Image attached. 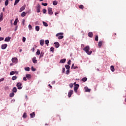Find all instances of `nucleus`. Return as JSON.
<instances>
[{"mask_svg":"<svg viewBox=\"0 0 126 126\" xmlns=\"http://www.w3.org/2000/svg\"><path fill=\"white\" fill-rule=\"evenodd\" d=\"M83 50L86 52L87 55H90L91 54H92V51H89L90 50V47L89 46H86L83 49Z\"/></svg>","mask_w":126,"mask_h":126,"instance_id":"1","label":"nucleus"},{"mask_svg":"<svg viewBox=\"0 0 126 126\" xmlns=\"http://www.w3.org/2000/svg\"><path fill=\"white\" fill-rule=\"evenodd\" d=\"M17 87H18V89H22V83L21 82H19L16 85Z\"/></svg>","mask_w":126,"mask_h":126,"instance_id":"2","label":"nucleus"},{"mask_svg":"<svg viewBox=\"0 0 126 126\" xmlns=\"http://www.w3.org/2000/svg\"><path fill=\"white\" fill-rule=\"evenodd\" d=\"M36 11L38 13H39V12H40V10L41 9V6L40 5V4H38L36 7Z\"/></svg>","mask_w":126,"mask_h":126,"instance_id":"3","label":"nucleus"},{"mask_svg":"<svg viewBox=\"0 0 126 126\" xmlns=\"http://www.w3.org/2000/svg\"><path fill=\"white\" fill-rule=\"evenodd\" d=\"M48 14H50V15H52L53 13V9L52 8L49 7L48 8Z\"/></svg>","mask_w":126,"mask_h":126,"instance_id":"4","label":"nucleus"},{"mask_svg":"<svg viewBox=\"0 0 126 126\" xmlns=\"http://www.w3.org/2000/svg\"><path fill=\"white\" fill-rule=\"evenodd\" d=\"M11 61H12V62L13 63H17V58H12Z\"/></svg>","mask_w":126,"mask_h":126,"instance_id":"5","label":"nucleus"},{"mask_svg":"<svg viewBox=\"0 0 126 126\" xmlns=\"http://www.w3.org/2000/svg\"><path fill=\"white\" fill-rule=\"evenodd\" d=\"M73 94V90H70L68 93V96L69 98H70L71 97V94Z\"/></svg>","mask_w":126,"mask_h":126,"instance_id":"6","label":"nucleus"},{"mask_svg":"<svg viewBox=\"0 0 126 126\" xmlns=\"http://www.w3.org/2000/svg\"><path fill=\"white\" fill-rule=\"evenodd\" d=\"M10 39H11V37L10 36H8L5 38L4 42H10Z\"/></svg>","mask_w":126,"mask_h":126,"instance_id":"7","label":"nucleus"},{"mask_svg":"<svg viewBox=\"0 0 126 126\" xmlns=\"http://www.w3.org/2000/svg\"><path fill=\"white\" fill-rule=\"evenodd\" d=\"M6 48H7V44H4L1 45L2 50H5Z\"/></svg>","mask_w":126,"mask_h":126,"instance_id":"8","label":"nucleus"},{"mask_svg":"<svg viewBox=\"0 0 126 126\" xmlns=\"http://www.w3.org/2000/svg\"><path fill=\"white\" fill-rule=\"evenodd\" d=\"M78 87H79V85L77 84L76 86H75L74 87V91H75V92H77V89H78Z\"/></svg>","mask_w":126,"mask_h":126,"instance_id":"9","label":"nucleus"},{"mask_svg":"<svg viewBox=\"0 0 126 126\" xmlns=\"http://www.w3.org/2000/svg\"><path fill=\"white\" fill-rule=\"evenodd\" d=\"M25 7H26V5L22 6L21 8L20 9V12H22V11H23V10L25 9Z\"/></svg>","mask_w":126,"mask_h":126,"instance_id":"10","label":"nucleus"},{"mask_svg":"<svg viewBox=\"0 0 126 126\" xmlns=\"http://www.w3.org/2000/svg\"><path fill=\"white\" fill-rule=\"evenodd\" d=\"M44 43H45V41L43 39H41L40 40V46H44Z\"/></svg>","mask_w":126,"mask_h":126,"instance_id":"11","label":"nucleus"},{"mask_svg":"<svg viewBox=\"0 0 126 126\" xmlns=\"http://www.w3.org/2000/svg\"><path fill=\"white\" fill-rule=\"evenodd\" d=\"M30 116H31V119H33V118L35 117V112H32V113H31L30 114Z\"/></svg>","mask_w":126,"mask_h":126,"instance_id":"12","label":"nucleus"},{"mask_svg":"<svg viewBox=\"0 0 126 126\" xmlns=\"http://www.w3.org/2000/svg\"><path fill=\"white\" fill-rule=\"evenodd\" d=\"M2 17H3V13L1 12L0 15V22L2 21L3 20Z\"/></svg>","mask_w":126,"mask_h":126,"instance_id":"13","label":"nucleus"},{"mask_svg":"<svg viewBox=\"0 0 126 126\" xmlns=\"http://www.w3.org/2000/svg\"><path fill=\"white\" fill-rule=\"evenodd\" d=\"M85 90L86 92H90V91H91V90L89 89L87 87H85Z\"/></svg>","mask_w":126,"mask_h":126,"instance_id":"14","label":"nucleus"},{"mask_svg":"<svg viewBox=\"0 0 126 126\" xmlns=\"http://www.w3.org/2000/svg\"><path fill=\"white\" fill-rule=\"evenodd\" d=\"M66 61V59H62L60 61V63H65Z\"/></svg>","mask_w":126,"mask_h":126,"instance_id":"15","label":"nucleus"},{"mask_svg":"<svg viewBox=\"0 0 126 126\" xmlns=\"http://www.w3.org/2000/svg\"><path fill=\"white\" fill-rule=\"evenodd\" d=\"M88 36H89V37L92 38V37H93V32H89Z\"/></svg>","mask_w":126,"mask_h":126,"instance_id":"16","label":"nucleus"},{"mask_svg":"<svg viewBox=\"0 0 126 126\" xmlns=\"http://www.w3.org/2000/svg\"><path fill=\"white\" fill-rule=\"evenodd\" d=\"M54 44L55 45L56 48H59L60 47V43L59 42H55Z\"/></svg>","mask_w":126,"mask_h":126,"instance_id":"17","label":"nucleus"},{"mask_svg":"<svg viewBox=\"0 0 126 126\" xmlns=\"http://www.w3.org/2000/svg\"><path fill=\"white\" fill-rule=\"evenodd\" d=\"M32 62L33 63H37V60H36V57L33 58Z\"/></svg>","mask_w":126,"mask_h":126,"instance_id":"18","label":"nucleus"},{"mask_svg":"<svg viewBox=\"0 0 126 126\" xmlns=\"http://www.w3.org/2000/svg\"><path fill=\"white\" fill-rule=\"evenodd\" d=\"M18 23V19L17 18L15 19L14 22V25L16 26L17 25V23Z\"/></svg>","mask_w":126,"mask_h":126,"instance_id":"19","label":"nucleus"},{"mask_svg":"<svg viewBox=\"0 0 126 126\" xmlns=\"http://www.w3.org/2000/svg\"><path fill=\"white\" fill-rule=\"evenodd\" d=\"M110 69H111V71H112V72H114V71H115V68L114 67L113 65L111 66Z\"/></svg>","mask_w":126,"mask_h":126,"instance_id":"20","label":"nucleus"},{"mask_svg":"<svg viewBox=\"0 0 126 126\" xmlns=\"http://www.w3.org/2000/svg\"><path fill=\"white\" fill-rule=\"evenodd\" d=\"M27 78H28V79H30L31 78V75L29 74H27L26 76Z\"/></svg>","mask_w":126,"mask_h":126,"instance_id":"21","label":"nucleus"},{"mask_svg":"<svg viewBox=\"0 0 126 126\" xmlns=\"http://www.w3.org/2000/svg\"><path fill=\"white\" fill-rule=\"evenodd\" d=\"M25 15H26V13H25V12H23L21 14V16H22V17H24V16H25Z\"/></svg>","mask_w":126,"mask_h":126,"instance_id":"22","label":"nucleus"},{"mask_svg":"<svg viewBox=\"0 0 126 126\" xmlns=\"http://www.w3.org/2000/svg\"><path fill=\"white\" fill-rule=\"evenodd\" d=\"M12 91H13V92H14L15 93H16V92H17V89L16 88V87H14L13 88Z\"/></svg>","mask_w":126,"mask_h":126,"instance_id":"23","label":"nucleus"},{"mask_svg":"<svg viewBox=\"0 0 126 126\" xmlns=\"http://www.w3.org/2000/svg\"><path fill=\"white\" fill-rule=\"evenodd\" d=\"M42 23H43L44 26H45V27H48V23H47L46 22H45L44 21L42 22Z\"/></svg>","mask_w":126,"mask_h":126,"instance_id":"24","label":"nucleus"},{"mask_svg":"<svg viewBox=\"0 0 126 126\" xmlns=\"http://www.w3.org/2000/svg\"><path fill=\"white\" fill-rule=\"evenodd\" d=\"M40 54H41V52L40 51V50L37 49V52H36V54L37 56H39V55H40Z\"/></svg>","mask_w":126,"mask_h":126,"instance_id":"25","label":"nucleus"},{"mask_svg":"<svg viewBox=\"0 0 126 126\" xmlns=\"http://www.w3.org/2000/svg\"><path fill=\"white\" fill-rule=\"evenodd\" d=\"M25 70L26 71H30V68L29 67H25Z\"/></svg>","mask_w":126,"mask_h":126,"instance_id":"26","label":"nucleus"},{"mask_svg":"<svg viewBox=\"0 0 126 126\" xmlns=\"http://www.w3.org/2000/svg\"><path fill=\"white\" fill-rule=\"evenodd\" d=\"M65 67L66 69H69V68H70V66H69V65L67 64L65 65Z\"/></svg>","mask_w":126,"mask_h":126,"instance_id":"27","label":"nucleus"},{"mask_svg":"<svg viewBox=\"0 0 126 126\" xmlns=\"http://www.w3.org/2000/svg\"><path fill=\"white\" fill-rule=\"evenodd\" d=\"M87 81V78L86 77H84L82 79V81H83V82H85V81Z\"/></svg>","mask_w":126,"mask_h":126,"instance_id":"28","label":"nucleus"},{"mask_svg":"<svg viewBox=\"0 0 126 126\" xmlns=\"http://www.w3.org/2000/svg\"><path fill=\"white\" fill-rule=\"evenodd\" d=\"M35 30L36 31H39L40 30V27L39 26H36L35 27Z\"/></svg>","mask_w":126,"mask_h":126,"instance_id":"29","label":"nucleus"},{"mask_svg":"<svg viewBox=\"0 0 126 126\" xmlns=\"http://www.w3.org/2000/svg\"><path fill=\"white\" fill-rule=\"evenodd\" d=\"M15 72H14V71H11L10 73V75H13L15 74Z\"/></svg>","mask_w":126,"mask_h":126,"instance_id":"30","label":"nucleus"},{"mask_svg":"<svg viewBox=\"0 0 126 126\" xmlns=\"http://www.w3.org/2000/svg\"><path fill=\"white\" fill-rule=\"evenodd\" d=\"M5 6H7V5H8V0H5Z\"/></svg>","mask_w":126,"mask_h":126,"instance_id":"31","label":"nucleus"},{"mask_svg":"<svg viewBox=\"0 0 126 126\" xmlns=\"http://www.w3.org/2000/svg\"><path fill=\"white\" fill-rule=\"evenodd\" d=\"M17 79V77L16 76H14L12 78V80H16Z\"/></svg>","mask_w":126,"mask_h":126,"instance_id":"32","label":"nucleus"},{"mask_svg":"<svg viewBox=\"0 0 126 126\" xmlns=\"http://www.w3.org/2000/svg\"><path fill=\"white\" fill-rule=\"evenodd\" d=\"M27 117V114H26V113H24L23 116V118L26 119Z\"/></svg>","mask_w":126,"mask_h":126,"instance_id":"33","label":"nucleus"},{"mask_svg":"<svg viewBox=\"0 0 126 126\" xmlns=\"http://www.w3.org/2000/svg\"><path fill=\"white\" fill-rule=\"evenodd\" d=\"M19 0H15L14 5H16L18 3V2H19Z\"/></svg>","mask_w":126,"mask_h":126,"instance_id":"34","label":"nucleus"},{"mask_svg":"<svg viewBox=\"0 0 126 126\" xmlns=\"http://www.w3.org/2000/svg\"><path fill=\"white\" fill-rule=\"evenodd\" d=\"M60 35H63V32H60L56 34V36L58 37L60 36Z\"/></svg>","mask_w":126,"mask_h":126,"instance_id":"35","label":"nucleus"},{"mask_svg":"<svg viewBox=\"0 0 126 126\" xmlns=\"http://www.w3.org/2000/svg\"><path fill=\"white\" fill-rule=\"evenodd\" d=\"M53 5H57V4H58V1H54L53 2Z\"/></svg>","mask_w":126,"mask_h":126,"instance_id":"36","label":"nucleus"},{"mask_svg":"<svg viewBox=\"0 0 126 126\" xmlns=\"http://www.w3.org/2000/svg\"><path fill=\"white\" fill-rule=\"evenodd\" d=\"M49 43H50V41L49 40H45V44L48 46L49 45Z\"/></svg>","mask_w":126,"mask_h":126,"instance_id":"37","label":"nucleus"},{"mask_svg":"<svg viewBox=\"0 0 126 126\" xmlns=\"http://www.w3.org/2000/svg\"><path fill=\"white\" fill-rule=\"evenodd\" d=\"M102 41H99L98 44V46L99 47H101L102 46Z\"/></svg>","mask_w":126,"mask_h":126,"instance_id":"38","label":"nucleus"},{"mask_svg":"<svg viewBox=\"0 0 126 126\" xmlns=\"http://www.w3.org/2000/svg\"><path fill=\"white\" fill-rule=\"evenodd\" d=\"M63 35H60L58 37V39L59 40H61V39H63Z\"/></svg>","mask_w":126,"mask_h":126,"instance_id":"39","label":"nucleus"},{"mask_svg":"<svg viewBox=\"0 0 126 126\" xmlns=\"http://www.w3.org/2000/svg\"><path fill=\"white\" fill-rule=\"evenodd\" d=\"M43 56H44V53L41 52L39 58H43Z\"/></svg>","mask_w":126,"mask_h":126,"instance_id":"40","label":"nucleus"},{"mask_svg":"<svg viewBox=\"0 0 126 126\" xmlns=\"http://www.w3.org/2000/svg\"><path fill=\"white\" fill-rule=\"evenodd\" d=\"M69 86L70 88H72L73 87V84L72 83H70L69 85Z\"/></svg>","mask_w":126,"mask_h":126,"instance_id":"41","label":"nucleus"},{"mask_svg":"<svg viewBox=\"0 0 126 126\" xmlns=\"http://www.w3.org/2000/svg\"><path fill=\"white\" fill-rule=\"evenodd\" d=\"M42 5H43L44 6H47L48 5V3H42Z\"/></svg>","mask_w":126,"mask_h":126,"instance_id":"42","label":"nucleus"},{"mask_svg":"<svg viewBox=\"0 0 126 126\" xmlns=\"http://www.w3.org/2000/svg\"><path fill=\"white\" fill-rule=\"evenodd\" d=\"M29 30H32V26L31 25H29Z\"/></svg>","mask_w":126,"mask_h":126,"instance_id":"43","label":"nucleus"},{"mask_svg":"<svg viewBox=\"0 0 126 126\" xmlns=\"http://www.w3.org/2000/svg\"><path fill=\"white\" fill-rule=\"evenodd\" d=\"M14 96V93H12L10 94V97H13Z\"/></svg>","mask_w":126,"mask_h":126,"instance_id":"44","label":"nucleus"},{"mask_svg":"<svg viewBox=\"0 0 126 126\" xmlns=\"http://www.w3.org/2000/svg\"><path fill=\"white\" fill-rule=\"evenodd\" d=\"M32 71H35L36 70V69L34 68V67L32 66L31 67Z\"/></svg>","mask_w":126,"mask_h":126,"instance_id":"45","label":"nucleus"},{"mask_svg":"<svg viewBox=\"0 0 126 126\" xmlns=\"http://www.w3.org/2000/svg\"><path fill=\"white\" fill-rule=\"evenodd\" d=\"M54 49L55 48H54V47H51V48H50L51 52H54Z\"/></svg>","mask_w":126,"mask_h":126,"instance_id":"46","label":"nucleus"},{"mask_svg":"<svg viewBox=\"0 0 126 126\" xmlns=\"http://www.w3.org/2000/svg\"><path fill=\"white\" fill-rule=\"evenodd\" d=\"M23 42H25V41H26V38H25V37H23Z\"/></svg>","mask_w":126,"mask_h":126,"instance_id":"47","label":"nucleus"},{"mask_svg":"<svg viewBox=\"0 0 126 126\" xmlns=\"http://www.w3.org/2000/svg\"><path fill=\"white\" fill-rule=\"evenodd\" d=\"M71 63V60H69L68 61V62H67V64H68L69 65V64H70Z\"/></svg>","mask_w":126,"mask_h":126,"instance_id":"48","label":"nucleus"},{"mask_svg":"<svg viewBox=\"0 0 126 126\" xmlns=\"http://www.w3.org/2000/svg\"><path fill=\"white\" fill-rule=\"evenodd\" d=\"M95 41H98V35L95 36Z\"/></svg>","mask_w":126,"mask_h":126,"instance_id":"49","label":"nucleus"},{"mask_svg":"<svg viewBox=\"0 0 126 126\" xmlns=\"http://www.w3.org/2000/svg\"><path fill=\"white\" fill-rule=\"evenodd\" d=\"M3 40H4V38L1 37H0V41H3Z\"/></svg>","mask_w":126,"mask_h":126,"instance_id":"50","label":"nucleus"},{"mask_svg":"<svg viewBox=\"0 0 126 126\" xmlns=\"http://www.w3.org/2000/svg\"><path fill=\"white\" fill-rule=\"evenodd\" d=\"M26 78H27L26 77H24V78H23V80H24V81H27V79H26Z\"/></svg>","mask_w":126,"mask_h":126,"instance_id":"51","label":"nucleus"},{"mask_svg":"<svg viewBox=\"0 0 126 126\" xmlns=\"http://www.w3.org/2000/svg\"><path fill=\"white\" fill-rule=\"evenodd\" d=\"M43 13H46V12H47V10L45 9H43Z\"/></svg>","mask_w":126,"mask_h":126,"instance_id":"52","label":"nucleus"},{"mask_svg":"<svg viewBox=\"0 0 126 126\" xmlns=\"http://www.w3.org/2000/svg\"><path fill=\"white\" fill-rule=\"evenodd\" d=\"M66 74H69V69L66 70Z\"/></svg>","mask_w":126,"mask_h":126,"instance_id":"53","label":"nucleus"},{"mask_svg":"<svg viewBox=\"0 0 126 126\" xmlns=\"http://www.w3.org/2000/svg\"><path fill=\"white\" fill-rule=\"evenodd\" d=\"M3 80H4V78H3L0 79V82H1V81H3Z\"/></svg>","mask_w":126,"mask_h":126,"instance_id":"54","label":"nucleus"},{"mask_svg":"<svg viewBox=\"0 0 126 126\" xmlns=\"http://www.w3.org/2000/svg\"><path fill=\"white\" fill-rule=\"evenodd\" d=\"M65 71V68H63V72L64 73V72Z\"/></svg>","mask_w":126,"mask_h":126,"instance_id":"55","label":"nucleus"},{"mask_svg":"<svg viewBox=\"0 0 126 126\" xmlns=\"http://www.w3.org/2000/svg\"><path fill=\"white\" fill-rule=\"evenodd\" d=\"M79 8L82 9L83 8V5H81L79 6Z\"/></svg>","mask_w":126,"mask_h":126,"instance_id":"56","label":"nucleus"},{"mask_svg":"<svg viewBox=\"0 0 126 126\" xmlns=\"http://www.w3.org/2000/svg\"><path fill=\"white\" fill-rule=\"evenodd\" d=\"M25 22V19H23V21H22L23 25H24Z\"/></svg>","mask_w":126,"mask_h":126,"instance_id":"57","label":"nucleus"},{"mask_svg":"<svg viewBox=\"0 0 126 126\" xmlns=\"http://www.w3.org/2000/svg\"><path fill=\"white\" fill-rule=\"evenodd\" d=\"M12 21H13V20H10V23H11L12 26V25H13Z\"/></svg>","mask_w":126,"mask_h":126,"instance_id":"58","label":"nucleus"},{"mask_svg":"<svg viewBox=\"0 0 126 126\" xmlns=\"http://www.w3.org/2000/svg\"><path fill=\"white\" fill-rule=\"evenodd\" d=\"M74 67V63L72 64L71 68H73Z\"/></svg>","mask_w":126,"mask_h":126,"instance_id":"59","label":"nucleus"},{"mask_svg":"<svg viewBox=\"0 0 126 126\" xmlns=\"http://www.w3.org/2000/svg\"><path fill=\"white\" fill-rule=\"evenodd\" d=\"M81 48H84V44L81 45Z\"/></svg>","mask_w":126,"mask_h":126,"instance_id":"60","label":"nucleus"},{"mask_svg":"<svg viewBox=\"0 0 126 126\" xmlns=\"http://www.w3.org/2000/svg\"><path fill=\"white\" fill-rule=\"evenodd\" d=\"M73 68H74V69H76V68H78V67L75 66V67H74Z\"/></svg>","mask_w":126,"mask_h":126,"instance_id":"61","label":"nucleus"},{"mask_svg":"<svg viewBox=\"0 0 126 126\" xmlns=\"http://www.w3.org/2000/svg\"><path fill=\"white\" fill-rule=\"evenodd\" d=\"M16 30H17V26H16L15 31H16Z\"/></svg>","mask_w":126,"mask_h":126,"instance_id":"62","label":"nucleus"},{"mask_svg":"<svg viewBox=\"0 0 126 126\" xmlns=\"http://www.w3.org/2000/svg\"><path fill=\"white\" fill-rule=\"evenodd\" d=\"M74 85L75 86H76V85H77V84H76V83H74Z\"/></svg>","mask_w":126,"mask_h":126,"instance_id":"63","label":"nucleus"},{"mask_svg":"<svg viewBox=\"0 0 126 126\" xmlns=\"http://www.w3.org/2000/svg\"><path fill=\"white\" fill-rule=\"evenodd\" d=\"M55 14V15H57V14H59V13L58 12H56Z\"/></svg>","mask_w":126,"mask_h":126,"instance_id":"64","label":"nucleus"}]
</instances>
